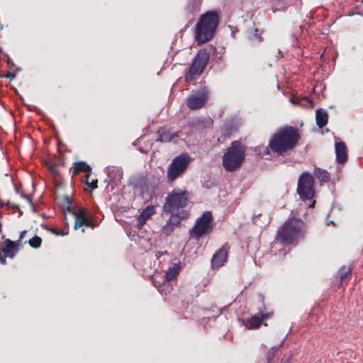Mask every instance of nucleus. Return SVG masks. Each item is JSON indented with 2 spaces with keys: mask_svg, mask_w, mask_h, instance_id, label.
Instances as JSON below:
<instances>
[{
  "mask_svg": "<svg viewBox=\"0 0 363 363\" xmlns=\"http://www.w3.org/2000/svg\"><path fill=\"white\" fill-rule=\"evenodd\" d=\"M301 135L296 127L285 125L279 128L269 140L265 154L272 152L277 157L290 153L298 145Z\"/></svg>",
  "mask_w": 363,
  "mask_h": 363,
  "instance_id": "1",
  "label": "nucleus"
},
{
  "mask_svg": "<svg viewBox=\"0 0 363 363\" xmlns=\"http://www.w3.org/2000/svg\"><path fill=\"white\" fill-rule=\"evenodd\" d=\"M219 23V16L215 11H209L201 15L195 28L194 38L198 45L212 39Z\"/></svg>",
  "mask_w": 363,
  "mask_h": 363,
  "instance_id": "2",
  "label": "nucleus"
},
{
  "mask_svg": "<svg viewBox=\"0 0 363 363\" xmlns=\"http://www.w3.org/2000/svg\"><path fill=\"white\" fill-rule=\"evenodd\" d=\"M306 233V223L301 218L288 219L281 230H279L277 239L284 244H291Z\"/></svg>",
  "mask_w": 363,
  "mask_h": 363,
  "instance_id": "3",
  "label": "nucleus"
},
{
  "mask_svg": "<svg viewBox=\"0 0 363 363\" xmlns=\"http://www.w3.org/2000/svg\"><path fill=\"white\" fill-rule=\"evenodd\" d=\"M245 158V147L238 140L233 141L223 154L222 165L228 172L237 170L243 163Z\"/></svg>",
  "mask_w": 363,
  "mask_h": 363,
  "instance_id": "4",
  "label": "nucleus"
},
{
  "mask_svg": "<svg viewBox=\"0 0 363 363\" xmlns=\"http://www.w3.org/2000/svg\"><path fill=\"white\" fill-rule=\"evenodd\" d=\"M314 178L307 172H303L298 178L297 194L302 201H309V208H313L316 201L313 199L315 195Z\"/></svg>",
  "mask_w": 363,
  "mask_h": 363,
  "instance_id": "5",
  "label": "nucleus"
},
{
  "mask_svg": "<svg viewBox=\"0 0 363 363\" xmlns=\"http://www.w3.org/2000/svg\"><path fill=\"white\" fill-rule=\"evenodd\" d=\"M191 162V158L187 153H182L176 156L172 160L167 169V179L168 182H173L182 177L187 170Z\"/></svg>",
  "mask_w": 363,
  "mask_h": 363,
  "instance_id": "6",
  "label": "nucleus"
},
{
  "mask_svg": "<svg viewBox=\"0 0 363 363\" xmlns=\"http://www.w3.org/2000/svg\"><path fill=\"white\" fill-rule=\"evenodd\" d=\"M210 57V52L207 49L200 50L194 57L192 62L186 72L185 80L191 82L200 76L206 68Z\"/></svg>",
  "mask_w": 363,
  "mask_h": 363,
  "instance_id": "7",
  "label": "nucleus"
},
{
  "mask_svg": "<svg viewBox=\"0 0 363 363\" xmlns=\"http://www.w3.org/2000/svg\"><path fill=\"white\" fill-rule=\"evenodd\" d=\"M189 201V192L183 191L180 193L173 190L169 193L166 197L165 203L163 206V211L166 213H173L180 212L179 209L186 207Z\"/></svg>",
  "mask_w": 363,
  "mask_h": 363,
  "instance_id": "8",
  "label": "nucleus"
},
{
  "mask_svg": "<svg viewBox=\"0 0 363 363\" xmlns=\"http://www.w3.org/2000/svg\"><path fill=\"white\" fill-rule=\"evenodd\" d=\"M213 218L211 211H204L199 217L190 230L191 236L196 239H199L204 235L211 233L213 229Z\"/></svg>",
  "mask_w": 363,
  "mask_h": 363,
  "instance_id": "9",
  "label": "nucleus"
},
{
  "mask_svg": "<svg viewBox=\"0 0 363 363\" xmlns=\"http://www.w3.org/2000/svg\"><path fill=\"white\" fill-rule=\"evenodd\" d=\"M208 91L203 88L197 94L190 96L186 100L187 106L191 110H196L202 108L208 99Z\"/></svg>",
  "mask_w": 363,
  "mask_h": 363,
  "instance_id": "10",
  "label": "nucleus"
},
{
  "mask_svg": "<svg viewBox=\"0 0 363 363\" xmlns=\"http://www.w3.org/2000/svg\"><path fill=\"white\" fill-rule=\"evenodd\" d=\"M228 249V244H225L215 252L211 259V265L213 269H218L224 264L227 260Z\"/></svg>",
  "mask_w": 363,
  "mask_h": 363,
  "instance_id": "11",
  "label": "nucleus"
},
{
  "mask_svg": "<svg viewBox=\"0 0 363 363\" xmlns=\"http://www.w3.org/2000/svg\"><path fill=\"white\" fill-rule=\"evenodd\" d=\"M104 172L107 175V179L105 182L109 183H114L115 185L121 182L123 178V169L114 166H108L104 169Z\"/></svg>",
  "mask_w": 363,
  "mask_h": 363,
  "instance_id": "12",
  "label": "nucleus"
},
{
  "mask_svg": "<svg viewBox=\"0 0 363 363\" xmlns=\"http://www.w3.org/2000/svg\"><path fill=\"white\" fill-rule=\"evenodd\" d=\"M130 186H132L135 191H138L140 194H143L147 189V179L144 175H138L130 178L128 182Z\"/></svg>",
  "mask_w": 363,
  "mask_h": 363,
  "instance_id": "13",
  "label": "nucleus"
},
{
  "mask_svg": "<svg viewBox=\"0 0 363 363\" xmlns=\"http://www.w3.org/2000/svg\"><path fill=\"white\" fill-rule=\"evenodd\" d=\"M4 243V246L1 249L3 253L6 257L13 259L19 250L20 244L18 241H12L9 239H6Z\"/></svg>",
  "mask_w": 363,
  "mask_h": 363,
  "instance_id": "14",
  "label": "nucleus"
},
{
  "mask_svg": "<svg viewBox=\"0 0 363 363\" xmlns=\"http://www.w3.org/2000/svg\"><path fill=\"white\" fill-rule=\"evenodd\" d=\"M156 141L169 143L174 137H178V133L172 132L167 127H160L157 131Z\"/></svg>",
  "mask_w": 363,
  "mask_h": 363,
  "instance_id": "15",
  "label": "nucleus"
},
{
  "mask_svg": "<svg viewBox=\"0 0 363 363\" xmlns=\"http://www.w3.org/2000/svg\"><path fill=\"white\" fill-rule=\"evenodd\" d=\"M272 317V313H266L262 315H259L256 313L250 318L247 319L245 328L249 330L257 329L260 327L262 320Z\"/></svg>",
  "mask_w": 363,
  "mask_h": 363,
  "instance_id": "16",
  "label": "nucleus"
},
{
  "mask_svg": "<svg viewBox=\"0 0 363 363\" xmlns=\"http://www.w3.org/2000/svg\"><path fill=\"white\" fill-rule=\"evenodd\" d=\"M335 152L338 164H344L347 160V147L345 143L342 141L336 142Z\"/></svg>",
  "mask_w": 363,
  "mask_h": 363,
  "instance_id": "17",
  "label": "nucleus"
},
{
  "mask_svg": "<svg viewBox=\"0 0 363 363\" xmlns=\"http://www.w3.org/2000/svg\"><path fill=\"white\" fill-rule=\"evenodd\" d=\"M71 170H72L74 175H77L81 172H85L87 178L91 173V168L86 162H74Z\"/></svg>",
  "mask_w": 363,
  "mask_h": 363,
  "instance_id": "18",
  "label": "nucleus"
},
{
  "mask_svg": "<svg viewBox=\"0 0 363 363\" xmlns=\"http://www.w3.org/2000/svg\"><path fill=\"white\" fill-rule=\"evenodd\" d=\"M153 206H148L143 210L138 217V228H142L147 220L154 213Z\"/></svg>",
  "mask_w": 363,
  "mask_h": 363,
  "instance_id": "19",
  "label": "nucleus"
},
{
  "mask_svg": "<svg viewBox=\"0 0 363 363\" xmlns=\"http://www.w3.org/2000/svg\"><path fill=\"white\" fill-rule=\"evenodd\" d=\"M328 121V113L323 108H318L315 111V121L318 128H323L326 126Z\"/></svg>",
  "mask_w": 363,
  "mask_h": 363,
  "instance_id": "20",
  "label": "nucleus"
},
{
  "mask_svg": "<svg viewBox=\"0 0 363 363\" xmlns=\"http://www.w3.org/2000/svg\"><path fill=\"white\" fill-rule=\"evenodd\" d=\"M181 263H174L169 267L164 275V281L173 280L179 274Z\"/></svg>",
  "mask_w": 363,
  "mask_h": 363,
  "instance_id": "21",
  "label": "nucleus"
},
{
  "mask_svg": "<svg viewBox=\"0 0 363 363\" xmlns=\"http://www.w3.org/2000/svg\"><path fill=\"white\" fill-rule=\"evenodd\" d=\"M170 214L171 216L168 221H169L174 226L179 225L182 219L188 217V212L184 210H181L180 212H176Z\"/></svg>",
  "mask_w": 363,
  "mask_h": 363,
  "instance_id": "22",
  "label": "nucleus"
},
{
  "mask_svg": "<svg viewBox=\"0 0 363 363\" xmlns=\"http://www.w3.org/2000/svg\"><path fill=\"white\" fill-rule=\"evenodd\" d=\"M201 0H188L185 10L189 14H193L194 12L199 11Z\"/></svg>",
  "mask_w": 363,
  "mask_h": 363,
  "instance_id": "23",
  "label": "nucleus"
},
{
  "mask_svg": "<svg viewBox=\"0 0 363 363\" xmlns=\"http://www.w3.org/2000/svg\"><path fill=\"white\" fill-rule=\"evenodd\" d=\"M314 174L322 182H328L330 179V174L326 170L320 168H315Z\"/></svg>",
  "mask_w": 363,
  "mask_h": 363,
  "instance_id": "24",
  "label": "nucleus"
},
{
  "mask_svg": "<svg viewBox=\"0 0 363 363\" xmlns=\"http://www.w3.org/2000/svg\"><path fill=\"white\" fill-rule=\"evenodd\" d=\"M65 211L70 213L71 214H72L75 218V220L85 218L86 216H87L86 211L84 208L80 207L78 208V210L77 211H74L72 209V207L67 206L65 208Z\"/></svg>",
  "mask_w": 363,
  "mask_h": 363,
  "instance_id": "25",
  "label": "nucleus"
},
{
  "mask_svg": "<svg viewBox=\"0 0 363 363\" xmlns=\"http://www.w3.org/2000/svg\"><path fill=\"white\" fill-rule=\"evenodd\" d=\"M258 302L259 303V306H258V312L257 313L259 315H264L266 313H272L273 315L272 311H267V306L264 303V296L262 294H258Z\"/></svg>",
  "mask_w": 363,
  "mask_h": 363,
  "instance_id": "26",
  "label": "nucleus"
},
{
  "mask_svg": "<svg viewBox=\"0 0 363 363\" xmlns=\"http://www.w3.org/2000/svg\"><path fill=\"white\" fill-rule=\"evenodd\" d=\"M257 33H258V29L255 28L253 32H251L248 35V37H247L248 40L252 45H257L262 41V37L260 35H259L257 34Z\"/></svg>",
  "mask_w": 363,
  "mask_h": 363,
  "instance_id": "27",
  "label": "nucleus"
},
{
  "mask_svg": "<svg viewBox=\"0 0 363 363\" xmlns=\"http://www.w3.org/2000/svg\"><path fill=\"white\" fill-rule=\"evenodd\" d=\"M82 225L94 227L92 221L87 216H86L85 218L75 220L74 228V230H77Z\"/></svg>",
  "mask_w": 363,
  "mask_h": 363,
  "instance_id": "28",
  "label": "nucleus"
},
{
  "mask_svg": "<svg viewBox=\"0 0 363 363\" xmlns=\"http://www.w3.org/2000/svg\"><path fill=\"white\" fill-rule=\"evenodd\" d=\"M283 343L281 342L277 346H274L270 348L267 353L266 357L267 359V363H271L277 353L279 352V349L281 347Z\"/></svg>",
  "mask_w": 363,
  "mask_h": 363,
  "instance_id": "29",
  "label": "nucleus"
},
{
  "mask_svg": "<svg viewBox=\"0 0 363 363\" xmlns=\"http://www.w3.org/2000/svg\"><path fill=\"white\" fill-rule=\"evenodd\" d=\"M352 274V268H347L345 266H342L338 271V277L340 280H343L344 279L350 277Z\"/></svg>",
  "mask_w": 363,
  "mask_h": 363,
  "instance_id": "30",
  "label": "nucleus"
},
{
  "mask_svg": "<svg viewBox=\"0 0 363 363\" xmlns=\"http://www.w3.org/2000/svg\"><path fill=\"white\" fill-rule=\"evenodd\" d=\"M28 244L31 247H33V248H38L40 247L41 245V243H42V239L41 238H40L39 236L38 235H35L33 237H32L29 240H28Z\"/></svg>",
  "mask_w": 363,
  "mask_h": 363,
  "instance_id": "31",
  "label": "nucleus"
},
{
  "mask_svg": "<svg viewBox=\"0 0 363 363\" xmlns=\"http://www.w3.org/2000/svg\"><path fill=\"white\" fill-rule=\"evenodd\" d=\"M174 228L175 226L167 220V223L163 226V231L167 235H170L172 232L174 230Z\"/></svg>",
  "mask_w": 363,
  "mask_h": 363,
  "instance_id": "32",
  "label": "nucleus"
},
{
  "mask_svg": "<svg viewBox=\"0 0 363 363\" xmlns=\"http://www.w3.org/2000/svg\"><path fill=\"white\" fill-rule=\"evenodd\" d=\"M52 233L57 235H66L68 234V230H64L61 228H52L51 229Z\"/></svg>",
  "mask_w": 363,
  "mask_h": 363,
  "instance_id": "33",
  "label": "nucleus"
},
{
  "mask_svg": "<svg viewBox=\"0 0 363 363\" xmlns=\"http://www.w3.org/2000/svg\"><path fill=\"white\" fill-rule=\"evenodd\" d=\"M233 130V125L231 123H225L223 128V132L225 135L230 134Z\"/></svg>",
  "mask_w": 363,
  "mask_h": 363,
  "instance_id": "34",
  "label": "nucleus"
},
{
  "mask_svg": "<svg viewBox=\"0 0 363 363\" xmlns=\"http://www.w3.org/2000/svg\"><path fill=\"white\" fill-rule=\"evenodd\" d=\"M86 186H89L91 189H95L96 188H97V185H96V183H97V180L96 181H92V182H89V180L86 179V180H84L83 182Z\"/></svg>",
  "mask_w": 363,
  "mask_h": 363,
  "instance_id": "35",
  "label": "nucleus"
},
{
  "mask_svg": "<svg viewBox=\"0 0 363 363\" xmlns=\"http://www.w3.org/2000/svg\"><path fill=\"white\" fill-rule=\"evenodd\" d=\"M299 99H291V101L294 104H300V101H298ZM300 101H307L308 103H311L312 101L307 96H304L303 98H301V99H300Z\"/></svg>",
  "mask_w": 363,
  "mask_h": 363,
  "instance_id": "36",
  "label": "nucleus"
},
{
  "mask_svg": "<svg viewBox=\"0 0 363 363\" xmlns=\"http://www.w3.org/2000/svg\"><path fill=\"white\" fill-rule=\"evenodd\" d=\"M7 64H8V67H9L10 69H12V70L15 69L16 71L21 70V69L19 67H16L15 64L10 59L8 60Z\"/></svg>",
  "mask_w": 363,
  "mask_h": 363,
  "instance_id": "37",
  "label": "nucleus"
},
{
  "mask_svg": "<svg viewBox=\"0 0 363 363\" xmlns=\"http://www.w3.org/2000/svg\"><path fill=\"white\" fill-rule=\"evenodd\" d=\"M281 363H292L291 356L284 355L281 359Z\"/></svg>",
  "mask_w": 363,
  "mask_h": 363,
  "instance_id": "38",
  "label": "nucleus"
},
{
  "mask_svg": "<svg viewBox=\"0 0 363 363\" xmlns=\"http://www.w3.org/2000/svg\"><path fill=\"white\" fill-rule=\"evenodd\" d=\"M4 77L6 79H9V81H12L15 78L16 74L14 72H9Z\"/></svg>",
  "mask_w": 363,
  "mask_h": 363,
  "instance_id": "39",
  "label": "nucleus"
},
{
  "mask_svg": "<svg viewBox=\"0 0 363 363\" xmlns=\"http://www.w3.org/2000/svg\"><path fill=\"white\" fill-rule=\"evenodd\" d=\"M64 200L67 203V206H70L71 207V205H72V200L69 198V196H65V198H64Z\"/></svg>",
  "mask_w": 363,
  "mask_h": 363,
  "instance_id": "40",
  "label": "nucleus"
},
{
  "mask_svg": "<svg viewBox=\"0 0 363 363\" xmlns=\"http://www.w3.org/2000/svg\"><path fill=\"white\" fill-rule=\"evenodd\" d=\"M25 199H26V200H28V201L29 202V203H30L31 206H33V201H32V196H31V195H27V196H25Z\"/></svg>",
  "mask_w": 363,
  "mask_h": 363,
  "instance_id": "41",
  "label": "nucleus"
},
{
  "mask_svg": "<svg viewBox=\"0 0 363 363\" xmlns=\"http://www.w3.org/2000/svg\"><path fill=\"white\" fill-rule=\"evenodd\" d=\"M26 233V230H24L20 233L19 238H18V242L24 238L25 234Z\"/></svg>",
  "mask_w": 363,
  "mask_h": 363,
  "instance_id": "42",
  "label": "nucleus"
},
{
  "mask_svg": "<svg viewBox=\"0 0 363 363\" xmlns=\"http://www.w3.org/2000/svg\"><path fill=\"white\" fill-rule=\"evenodd\" d=\"M167 252L165 251L164 252H157V254H156V257L157 258L160 257L162 255L165 254Z\"/></svg>",
  "mask_w": 363,
  "mask_h": 363,
  "instance_id": "43",
  "label": "nucleus"
},
{
  "mask_svg": "<svg viewBox=\"0 0 363 363\" xmlns=\"http://www.w3.org/2000/svg\"><path fill=\"white\" fill-rule=\"evenodd\" d=\"M15 191L17 194H20L21 193V191H20V188L18 187L17 186H15Z\"/></svg>",
  "mask_w": 363,
  "mask_h": 363,
  "instance_id": "44",
  "label": "nucleus"
},
{
  "mask_svg": "<svg viewBox=\"0 0 363 363\" xmlns=\"http://www.w3.org/2000/svg\"><path fill=\"white\" fill-rule=\"evenodd\" d=\"M192 22H193L192 19L189 20V22L185 26V28H187L189 27V26L191 25V23H192Z\"/></svg>",
  "mask_w": 363,
  "mask_h": 363,
  "instance_id": "45",
  "label": "nucleus"
},
{
  "mask_svg": "<svg viewBox=\"0 0 363 363\" xmlns=\"http://www.w3.org/2000/svg\"><path fill=\"white\" fill-rule=\"evenodd\" d=\"M192 22H193L192 19L189 20V22L185 26V28H187L189 27V26L191 25V23H192Z\"/></svg>",
  "mask_w": 363,
  "mask_h": 363,
  "instance_id": "46",
  "label": "nucleus"
},
{
  "mask_svg": "<svg viewBox=\"0 0 363 363\" xmlns=\"http://www.w3.org/2000/svg\"><path fill=\"white\" fill-rule=\"evenodd\" d=\"M20 195H21V196L22 198H23V199H25V196H27L26 194H23V192H21V193L20 194Z\"/></svg>",
  "mask_w": 363,
  "mask_h": 363,
  "instance_id": "47",
  "label": "nucleus"
},
{
  "mask_svg": "<svg viewBox=\"0 0 363 363\" xmlns=\"http://www.w3.org/2000/svg\"><path fill=\"white\" fill-rule=\"evenodd\" d=\"M55 169V166L54 165H51V167H50V171H53Z\"/></svg>",
  "mask_w": 363,
  "mask_h": 363,
  "instance_id": "48",
  "label": "nucleus"
},
{
  "mask_svg": "<svg viewBox=\"0 0 363 363\" xmlns=\"http://www.w3.org/2000/svg\"><path fill=\"white\" fill-rule=\"evenodd\" d=\"M5 205L4 201H0V207H2Z\"/></svg>",
  "mask_w": 363,
  "mask_h": 363,
  "instance_id": "49",
  "label": "nucleus"
},
{
  "mask_svg": "<svg viewBox=\"0 0 363 363\" xmlns=\"http://www.w3.org/2000/svg\"><path fill=\"white\" fill-rule=\"evenodd\" d=\"M1 232H2V224L0 222V233H1Z\"/></svg>",
  "mask_w": 363,
  "mask_h": 363,
  "instance_id": "50",
  "label": "nucleus"
},
{
  "mask_svg": "<svg viewBox=\"0 0 363 363\" xmlns=\"http://www.w3.org/2000/svg\"><path fill=\"white\" fill-rule=\"evenodd\" d=\"M259 216H260V214H258V215L255 216V218H257Z\"/></svg>",
  "mask_w": 363,
  "mask_h": 363,
  "instance_id": "51",
  "label": "nucleus"
},
{
  "mask_svg": "<svg viewBox=\"0 0 363 363\" xmlns=\"http://www.w3.org/2000/svg\"><path fill=\"white\" fill-rule=\"evenodd\" d=\"M259 216H260V214H258V215L255 216V218H257Z\"/></svg>",
  "mask_w": 363,
  "mask_h": 363,
  "instance_id": "52",
  "label": "nucleus"
},
{
  "mask_svg": "<svg viewBox=\"0 0 363 363\" xmlns=\"http://www.w3.org/2000/svg\"><path fill=\"white\" fill-rule=\"evenodd\" d=\"M259 216H260V214H258V215L255 216V218H257Z\"/></svg>",
  "mask_w": 363,
  "mask_h": 363,
  "instance_id": "53",
  "label": "nucleus"
},
{
  "mask_svg": "<svg viewBox=\"0 0 363 363\" xmlns=\"http://www.w3.org/2000/svg\"><path fill=\"white\" fill-rule=\"evenodd\" d=\"M2 49L0 48V54L2 52Z\"/></svg>",
  "mask_w": 363,
  "mask_h": 363,
  "instance_id": "54",
  "label": "nucleus"
},
{
  "mask_svg": "<svg viewBox=\"0 0 363 363\" xmlns=\"http://www.w3.org/2000/svg\"><path fill=\"white\" fill-rule=\"evenodd\" d=\"M13 208H18V206H13Z\"/></svg>",
  "mask_w": 363,
  "mask_h": 363,
  "instance_id": "55",
  "label": "nucleus"
},
{
  "mask_svg": "<svg viewBox=\"0 0 363 363\" xmlns=\"http://www.w3.org/2000/svg\"><path fill=\"white\" fill-rule=\"evenodd\" d=\"M84 231H85V230H84V228H83V229L82 230V233H84Z\"/></svg>",
  "mask_w": 363,
  "mask_h": 363,
  "instance_id": "56",
  "label": "nucleus"
},
{
  "mask_svg": "<svg viewBox=\"0 0 363 363\" xmlns=\"http://www.w3.org/2000/svg\"><path fill=\"white\" fill-rule=\"evenodd\" d=\"M330 223H331L333 225H335V223H334V222L330 221Z\"/></svg>",
  "mask_w": 363,
  "mask_h": 363,
  "instance_id": "57",
  "label": "nucleus"
}]
</instances>
